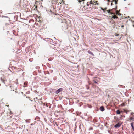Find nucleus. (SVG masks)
Returning a JSON list of instances; mask_svg holds the SVG:
<instances>
[{
    "label": "nucleus",
    "mask_w": 134,
    "mask_h": 134,
    "mask_svg": "<svg viewBox=\"0 0 134 134\" xmlns=\"http://www.w3.org/2000/svg\"><path fill=\"white\" fill-rule=\"evenodd\" d=\"M133 26H134V25H133Z\"/></svg>",
    "instance_id": "c756f323"
},
{
    "label": "nucleus",
    "mask_w": 134,
    "mask_h": 134,
    "mask_svg": "<svg viewBox=\"0 0 134 134\" xmlns=\"http://www.w3.org/2000/svg\"><path fill=\"white\" fill-rule=\"evenodd\" d=\"M114 15L112 16L111 18H113L114 19H117L118 18V17H117L115 15V14Z\"/></svg>",
    "instance_id": "1a4fd4ad"
},
{
    "label": "nucleus",
    "mask_w": 134,
    "mask_h": 134,
    "mask_svg": "<svg viewBox=\"0 0 134 134\" xmlns=\"http://www.w3.org/2000/svg\"><path fill=\"white\" fill-rule=\"evenodd\" d=\"M130 120H132V121H133L134 120V118L133 117H130L129 119Z\"/></svg>",
    "instance_id": "f8f14e48"
},
{
    "label": "nucleus",
    "mask_w": 134,
    "mask_h": 134,
    "mask_svg": "<svg viewBox=\"0 0 134 134\" xmlns=\"http://www.w3.org/2000/svg\"><path fill=\"white\" fill-rule=\"evenodd\" d=\"M87 6H89V5L88 4H87Z\"/></svg>",
    "instance_id": "c85d7f7f"
},
{
    "label": "nucleus",
    "mask_w": 134,
    "mask_h": 134,
    "mask_svg": "<svg viewBox=\"0 0 134 134\" xmlns=\"http://www.w3.org/2000/svg\"><path fill=\"white\" fill-rule=\"evenodd\" d=\"M107 12H108V13H110L111 15H113H113H114V13H113L110 12V10H107Z\"/></svg>",
    "instance_id": "6e6552de"
},
{
    "label": "nucleus",
    "mask_w": 134,
    "mask_h": 134,
    "mask_svg": "<svg viewBox=\"0 0 134 134\" xmlns=\"http://www.w3.org/2000/svg\"><path fill=\"white\" fill-rule=\"evenodd\" d=\"M97 2V1L96 2H95V1H94V3H96ZM94 5H98V3H96V4H93Z\"/></svg>",
    "instance_id": "2eb2a0df"
},
{
    "label": "nucleus",
    "mask_w": 134,
    "mask_h": 134,
    "mask_svg": "<svg viewBox=\"0 0 134 134\" xmlns=\"http://www.w3.org/2000/svg\"><path fill=\"white\" fill-rule=\"evenodd\" d=\"M56 125L57 126H58V124H56Z\"/></svg>",
    "instance_id": "b1692460"
},
{
    "label": "nucleus",
    "mask_w": 134,
    "mask_h": 134,
    "mask_svg": "<svg viewBox=\"0 0 134 134\" xmlns=\"http://www.w3.org/2000/svg\"><path fill=\"white\" fill-rule=\"evenodd\" d=\"M100 110L101 111H103L104 110V108L103 106H101L100 108Z\"/></svg>",
    "instance_id": "0eeeda50"
},
{
    "label": "nucleus",
    "mask_w": 134,
    "mask_h": 134,
    "mask_svg": "<svg viewBox=\"0 0 134 134\" xmlns=\"http://www.w3.org/2000/svg\"><path fill=\"white\" fill-rule=\"evenodd\" d=\"M89 2L90 4H93V3L92 2V1H90Z\"/></svg>",
    "instance_id": "dca6fc26"
},
{
    "label": "nucleus",
    "mask_w": 134,
    "mask_h": 134,
    "mask_svg": "<svg viewBox=\"0 0 134 134\" xmlns=\"http://www.w3.org/2000/svg\"><path fill=\"white\" fill-rule=\"evenodd\" d=\"M114 2H115V4H117V2H116V1H114Z\"/></svg>",
    "instance_id": "aec40b11"
},
{
    "label": "nucleus",
    "mask_w": 134,
    "mask_h": 134,
    "mask_svg": "<svg viewBox=\"0 0 134 134\" xmlns=\"http://www.w3.org/2000/svg\"><path fill=\"white\" fill-rule=\"evenodd\" d=\"M124 27V26L123 25H122L121 26V27L122 28H123Z\"/></svg>",
    "instance_id": "412c9836"
},
{
    "label": "nucleus",
    "mask_w": 134,
    "mask_h": 134,
    "mask_svg": "<svg viewBox=\"0 0 134 134\" xmlns=\"http://www.w3.org/2000/svg\"><path fill=\"white\" fill-rule=\"evenodd\" d=\"M34 125V124H33V123H32V124H31V125Z\"/></svg>",
    "instance_id": "5701e85b"
},
{
    "label": "nucleus",
    "mask_w": 134,
    "mask_h": 134,
    "mask_svg": "<svg viewBox=\"0 0 134 134\" xmlns=\"http://www.w3.org/2000/svg\"><path fill=\"white\" fill-rule=\"evenodd\" d=\"M10 86L12 91H14L16 90V87H15L13 84H12Z\"/></svg>",
    "instance_id": "f257e3e1"
},
{
    "label": "nucleus",
    "mask_w": 134,
    "mask_h": 134,
    "mask_svg": "<svg viewBox=\"0 0 134 134\" xmlns=\"http://www.w3.org/2000/svg\"><path fill=\"white\" fill-rule=\"evenodd\" d=\"M116 113L117 114H119L120 113V112L119 110H118L116 111Z\"/></svg>",
    "instance_id": "ddd939ff"
},
{
    "label": "nucleus",
    "mask_w": 134,
    "mask_h": 134,
    "mask_svg": "<svg viewBox=\"0 0 134 134\" xmlns=\"http://www.w3.org/2000/svg\"><path fill=\"white\" fill-rule=\"evenodd\" d=\"M87 52L89 54H91L93 56H94V55L93 53L91 51H90V50H88Z\"/></svg>",
    "instance_id": "423d86ee"
},
{
    "label": "nucleus",
    "mask_w": 134,
    "mask_h": 134,
    "mask_svg": "<svg viewBox=\"0 0 134 134\" xmlns=\"http://www.w3.org/2000/svg\"><path fill=\"white\" fill-rule=\"evenodd\" d=\"M124 111L126 113H127V112L129 111H127L125 109H124Z\"/></svg>",
    "instance_id": "4468645a"
},
{
    "label": "nucleus",
    "mask_w": 134,
    "mask_h": 134,
    "mask_svg": "<svg viewBox=\"0 0 134 134\" xmlns=\"http://www.w3.org/2000/svg\"><path fill=\"white\" fill-rule=\"evenodd\" d=\"M41 100H42V98H41V99H40Z\"/></svg>",
    "instance_id": "a878e982"
},
{
    "label": "nucleus",
    "mask_w": 134,
    "mask_h": 134,
    "mask_svg": "<svg viewBox=\"0 0 134 134\" xmlns=\"http://www.w3.org/2000/svg\"><path fill=\"white\" fill-rule=\"evenodd\" d=\"M24 85H25V84H24ZM25 85H26V86H27V84H25Z\"/></svg>",
    "instance_id": "bb28decb"
},
{
    "label": "nucleus",
    "mask_w": 134,
    "mask_h": 134,
    "mask_svg": "<svg viewBox=\"0 0 134 134\" xmlns=\"http://www.w3.org/2000/svg\"><path fill=\"white\" fill-rule=\"evenodd\" d=\"M121 125V124L119 123H118V124L115 125H114V127L116 128L119 127Z\"/></svg>",
    "instance_id": "7ed1b4c3"
},
{
    "label": "nucleus",
    "mask_w": 134,
    "mask_h": 134,
    "mask_svg": "<svg viewBox=\"0 0 134 134\" xmlns=\"http://www.w3.org/2000/svg\"><path fill=\"white\" fill-rule=\"evenodd\" d=\"M1 81H2V82L3 83H5V81H6L5 80L2 79V78H1Z\"/></svg>",
    "instance_id": "9d476101"
},
{
    "label": "nucleus",
    "mask_w": 134,
    "mask_h": 134,
    "mask_svg": "<svg viewBox=\"0 0 134 134\" xmlns=\"http://www.w3.org/2000/svg\"><path fill=\"white\" fill-rule=\"evenodd\" d=\"M41 103H40V104H43V102L42 101H41Z\"/></svg>",
    "instance_id": "a211bd4d"
},
{
    "label": "nucleus",
    "mask_w": 134,
    "mask_h": 134,
    "mask_svg": "<svg viewBox=\"0 0 134 134\" xmlns=\"http://www.w3.org/2000/svg\"><path fill=\"white\" fill-rule=\"evenodd\" d=\"M118 1V0H114V1H116V2H117Z\"/></svg>",
    "instance_id": "4be33fe9"
},
{
    "label": "nucleus",
    "mask_w": 134,
    "mask_h": 134,
    "mask_svg": "<svg viewBox=\"0 0 134 134\" xmlns=\"http://www.w3.org/2000/svg\"><path fill=\"white\" fill-rule=\"evenodd\" d=\"M130 124L133 130L134 131V122H132Z\"/></svg>",
    "instance_id": "20e7f679"
},
{
    "label": "nucleus",
    "mask_w": 134,
    "mask_h": 134,
    "mask_svg": "<svg viewBox=\"0 0 134 134\" xmlns=\"http://www.w3.org/2000/svg\"><path fill=\"white\" fill-rule=\"evenodd\" d=\"M134 114V113H133V112H132L131 113V115H133Z\"/></svg>",
    "instance_id": "6ab92c4d"
},
{
    "label": "nucleus",
    "mask_w": 134,
    "mask_h": 134,
    "mask_svg": "<svg viewBox=\"0 0 134 134\" xmlns=\"http://www.w3.org/2000/svg\"><path fill=\"white\" fill-rule=\"evenodd\" d=\"M100 8L101 9V10H102L103 11V12H107V10H106V9H107V8L106 7V8H105L104 9H103L102 7H100Z\"/></svg>",
    "instance_id": "39448f33"
},
{
    "label": "nucleus",
    "mask_w": 134,
    "mask_h": 134,
    "mask_svg": "<svg viewBox=\"0 0 134 134\" xmlns=\"http://www.w3.org/2000/svg\"><path fill=\"white\" fill-rule=\"evenodd\" d=\"M116 14L119 15H120L121 14L119 13L117 10L116 11Z\"/></svg>",
    "instance_id": "9b49d317"
},
{
    "label": "nucleus",
    "mask_w": 134,
    "mask_h": 134,
    "mask_svg": "<svg viewBox=\"0 0 134 134\" xmlns=\"http://www.w3.org/2000/svg\"><path fill=\"white\" fill-rule=\"evenodd\" d=\"M114 0H110V2H111L112 3L114 2Z\"/></svg>",
    "instance_id": "f3484780"
},
{
    "label": "nucleus",
    "mask_w": 134,
    "mask_h": 134,
    "mask_svg": "<svg viewBox=\"0 0 134 134\" xmlns=\"http://www.w3.org/2000/svg\"><path fill=\"white\" fill-rule=\"evenodd\" d=\"M0 85H1V84H0Z\"/></svg>",
    "instance_id": "7c9ffc66"
},
{
    "label": "nucleus",
    "mask_w": 134,
    "mask_h": 134,
    "mask_svg": "<svg viewBox=\"0 0 134 134\" xmlns=\"http://www.w3.org/2000/svg\"><path fill=\"white\" fill-rule=\"evenodd\" d=\"M113 3H112L111 4V5H113Z\"/></svg>",
    "instance_id": "393cba45"
},
{
    "label": "nucleus",
    "mask_w": 134,
    "mask_h": 134,
    "mask_svg": "<svg viewBox=\"0 0 134 134\" xmlns=\"http://www.w3.org/2000/svg\"><path fill=\"white\" fill-rule=\"evenodd\" d=\"M95 82L96 83H97V82H96V81Z\"/></svg>",
    "instance_id": "cd10ccee"
},
{
    "label": "nucleus",
    "mask_w": 134,
    "mask_h": 134,
    "mask_svg": "<svg viewBox=\"0 0 134 134\" xmlns=\"http://www.w3.org/2000/svg\"><path fill=\"white\" fill-rule=\"evenodd\" d=\"M63 90V89L62 88H60L58 90H57L56 91V93L57 94L59 92H61Z\"/></svg>",
    "instance_id": "f03ea898"
}]
</instances>
